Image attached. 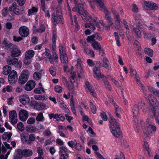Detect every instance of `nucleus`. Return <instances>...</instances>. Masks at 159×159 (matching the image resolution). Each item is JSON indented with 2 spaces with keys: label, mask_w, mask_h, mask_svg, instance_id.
<instances>
[{
  "label": "nucleus",
  "mask_w": 159,
  "mask_h": 159,
  "mask_svg": "<svg viewBox=\"0 0 159 159\" xmlns=\"http://www.w3.org/2000/svg\"><path fill=\"white\" fill-rule=\"evenodd\" d=\"M55 90L57 92L61 93L62 92V89L60 86L57 85L55 88Z\"/></svg>",
  "instance_id": "nucleus-64"
},
{
  "label": "nucleus",
  "mask_w": 159,
  "mask_h": 159,
  "mask_svg": "<svg viewBox=\"0 0 159 159\" xmlns=\"http://www.w3.org/2000/svg\"><path fill=\"white\" fill-rule=\"evenodd\" d=\"M17 74L15 70L12 71L9 74L8 77L9 83L10 84L15 83L17 80Z\"/></svg>",
  "instance_id": "nucleus-9"
},
{
  "label": "nucleus",
  "mask_w": 159,
  "mask_h": 159,
  "mask_svg": "<svg viewBox=\"0 0 159 159\" xmlns=\"http://www.w3.org/2000/svg\"><path fill=\"white\" fill-rule=\"evenodd\" d=\"M70 18L71 21V24H73V20H74L75 25V31H78L80 29V27L77 22L76 16L75 15H74L73 18L72 15H70Z\"/></svg>",
  "instance_id": "nucleus-26"
},
{
  "label": "nucleus",
  "mask_w": 159,
  "mask_h": 159,
  "mask_svg": "<svg viewBox=\"0 0 159 159\" xmlns=\"http://www.w3.org/2000/svg\"><path fill=\"white\" fill-rule=\"evenodd\" d=\"M34 55V52L31 50L27 51L25 53V58L27 59H30L32 58Z\"/></svg>",
  "instance_id": "nucleus-30"
},
{
  "label": "nucleus",
  "mask_w": 159,
  "mask_h": 159,
  "mask_svg": "<svg viewBox=\"0 0 159 159\" xmlns=\"http://www.w3.org/2000/svg\"><path fill=\"white\" fill-rule=\"evenodd\" d=\"M12 87L10 85L7 86L6 87L3 88L2 91L4 93H5L6 91L10 92L12 91Z\"/></svg>",
  "instance_id": "nucleus-55"
},
{
  "label": "nucleus",
  "mask_w": 159,
  "mask_h": 159,
  "mask_svg": "<svg viewBox=\"0 0 159 159\" xmlns=\"http://www.w3.org/2000/svg\"><path fill=\"white\" fill-rule=\"evenodd\" d=\"M143 34L144 35V38L148 39H150L152 37H154L155 36L154 34L147 33L144 32L143 33Z\"/></svg>",
  "instance_id": "nucleus-41"
},
{
  "label": "nucleus",
  "mask_w": 159,
  "mask_h": 159,
  "mask_svg": "<svg viewBox=\"0 0 159 159\" xmlns=\"http://www.w3.org/2000/svg\"><path fill=\"white\" fill-rule=\"evenodd\" d=\"M98 4V6L99 8H101V9L102 10L104 4L102 2V1L103 0H94Z\"/></svg>",
  "instance_id": "nucleus-56"
},
{
  "label": "nucleus",
  "mask_w": 159,
  "mask_h": 159,
  "mask_svg": "<svg viewBox=\"0 0 159 159\" xmlns=\"http://www.w3.org/2000/svg\"><path fill=\"white\" fill-rule=\"evenodd\" d=\"M30 73L28 70H23L19 76L18 82L20 84H25L28 80Z\"/></svg>",
  "instance_id": "nucleus-4"
},
{
  "label": "nucleus",
  "mask_w": 159,
  "mask_h": 159,
  "mask_svg": "<svg viewBox=\"0 0 159 159\" xmlns=\"http://www.w3.org/2000/svg\"><path fill=\"white\" fill-rule=\"evenodd\" d=\"M11 70V67L9 65H6L3 67V73L6 75H8Z\"/></svg>",
  "instance_id": "nucleus-33"
},
{
  "label": "nucleus",
  "mask_w": 159,
  "mask_h": 159,
  "mask_svg": "<svg viewBox=\"0 0 159 159\" xmlns=\"http://www.w3.org/2000/svg\"><path fill=\"white\" fill-rule=\"evenodd\" d=\"M42 7L43 11H44L45 13V16L48 18L50 17V15L48 10H46L45 4L44 2V0H41Z\"/></svg>",
  "instance_id": "nucleus-35"
},
{
  "label": "nucleus",
  "mask_w": 159,
  "mask_h": 159,
  "mask_svg": "<svg viewBox=\"0 0 159 159\" xmlns=\"http://www.w3.org/2000/svg\"><path fill=\"white\" fill-rule=\"evenodd\" d=\"M92 22L89 21L90 23L85 24V28H89L90 30L93 31L95 29V25L98 26V20H97V23L96 24L93 20H92Z\"/></svg>",
  "instance_id": "nucleus-20"
},
{
  "label": "nucleus",
  "mask_w": 159,
  "mask_h": 159,
  "mask_svg": "<svg viewBox=\"0 0 159 159\" xmlns=\"http://www.w3.org/2000/svg\"><path fill=\"white\" fill-rule=\"evenodd\" d=\"M18 115L20 119L22 121H25L29 116L28 112L24 109L19 111Z\"/></svg>",
  "instance_id": "nucleus-13"
},
{
  "label": "nucleus",
  "mask_w": 159,
  "mask_h": 159,
  "mask_svg": "<svg viewBox=\"0 0 159 159\" xmlns=\"http://www.w3.org/2000/svg\"><path fill=\"white\" fill-rule=\"evenodd\" d=\"M80 113L83 117V121H87L89 125H92V122L91 120L89 119L88 117L87 116L84 115V114L81 110H80Z\"/></svg>",
  "instance_id": "nucleus-34"
},
{
  "label": "nucleus",
  "mask_w": 159,
  "mask_h": 159,
  "mask_svg": "<svg viewBox=\"0 0 159 159\" xmlns=\"http://www.w3.org/2000/svg\"><path fill=\"white\" fill-rule=\"evenodd\" d=\"M43 134L47 136H50L52 135V133L49 129H46L43 133Z\"/></svg>",
  "instance_id": "nucleus-60"
},
{
  "label": "nucleus",
  "mask_w": 159,
  "mask_h": 159,
  "mask_svg": "<svg viewBox=\"0 0 159 159\" xmlns=\"http://www.w3.org/2000/svg\"><path fill=\"white\" fill-rule=\"evenodd\" d=\"M70 74L71 75V77H70V80H74L76 76V74L75 71L73 70H69Z\"/></svg>",
  "instance_id": "nucleus-59"
},
{
  "label": "nucleus",
  "mask_w": 159,
  "mask_h": 159,
  "mask_svg": "<svg viewBox=\"0 0 159 159\" xmlns=\"http://www.w3.org/2000/svg\"><path fill=\"white\" fill-rule=\"evenodd\" d=\"M144 51L145 53L150 57H152V56L153 51L152 49L149 48H145Z\"/></svg>",
  "instance_id": "nucleus-42"
},
{
  "label": "nucleus",
  "mask_w": 159,
  "mask_h": 159,
  "mask_svg": "<svg viewBox=\"0 0 159 159\" xmlns=\"http://www.w3.org/2000/svg\"><path fill=\"white\" fill-rule=\"evenodd\" d=\"M102 62L105 65V67L107 69L109 70L111 69V66L109 65V62L107 58H103Z\"/></svg>",
  "instance_id": "nucleus-39"
},
{
  "label": "nucleus",
  "mask_w": 159,
  "mask_h": 159,
  "mask_svg": "<svg viewBox=\"0 0 159 159\" xmlns=\"http://www.w3.org/2000/svg\"><path fill=\"white\" fill-rule=\"evenodd\" d=\"M99 8L100 10L103 11L104 12L105 14V19L107 17H109L111 16L110 13L107 10V9L104 6L103 7L102 10L101 9V8Z\"/></svg>",
  "instance_id": "nucleus-43"
},
{
  "label": "nucleus",
  "mask_w": 159,
  "mask_h": 159,
  "mask_svg": "<svg viewBox=\"0 0 159 159\" xmlns=\"http://www.w3.org/2000/svg\"><path fill=\"white\" fill-rule=\"evenodd\" d=\"M59 153L61 155L67 154V148L64 146H61L59 148Z\"/></svg>",
  "instance_id": "nucleus-44"
},
{
  "label": "nucleus",
  "mask_w": 159,
  "mask_h": 159,
  "mask_svg": "<svg viewBox=\"0 0 159 159\" xmlns=\"http://www.w3.org/2000/svg\"><path fill=\"white\" fill-rule=\"evenodd\" d=\"M85 84L90 93L93 97H96V94L94 89L92 88L91 85L88 82H86Z\"/></svg>",
  "instance_id": "nucleus-27"
},
{
  "label": "nucleus",
  "mask_w": 159,
  "mask_h": 159,
  "mask_svg": "<svg viewBox=\"0 0 159 159\" xmlns=\"http://www.w3.org/2000/svg\"><path fill=\"white\" fill-rule=\"evenodd\" d=\"M49 70L50 74L53 76H54L56 75V69L53 66H51L49 68Z\"/></svg>",
  "instance_id": "nucleus-49"
},
{
  "label": "nucleus",
  "mask_w": 159,
  "mask_h": 159,
  "mask_svg": "<svg viewBox=\"0 0 159 159\" xmlns=\"http://www.w3.org/2000/svg\"><path fill=\"white\" fill-rule=\"evenodd\" d=\"M35 122V119L34 117H31L29 118L27 120V123L30 125L34 124Z\"/></svg>",
  "instance_id": "nucleus-58"
},
{
  "label": "nucleus",
  "mask_w": 159,
  "mask_h": 159,
  "mask_svg": "<svg viewBox=\"0 0 159 159\" xmlns=\"http://www.w3.org/2000/svg\"><path fill=\"white\" fill-rule=\"evenodd\" d=\"M2 44L5 49L8 51H11L15 47V46L9 42H7L5 39L2 43Z\"/></svg>",
  "instance_id": "nucleus-19"
},
{
  "label": "nucleus",
  "mask_w": 159,
  "mask_h": 159,
  "mask_svg": "<svg viewBox=\"0 0 159 159\" xmlns=\"http://www.w3.org/2000/svg\"><path fill=\"white\" fill-rule=\"evenodd\" d=\"M132 111L133 119L135 123V125H136L137 124V121L136 117L139 114V108L138 107V105H135L133 106Z\"/></svg>",
  "instance_id": "nucleus-16"
},
{
  "label": "nucleus",
  "mask_w": 159,
  "mask_h": 159,
  "mask_svg": "<svg viewBox=\"0 0 159 159\" xmlns=\"http://www.w3.org/2000/svg\"><path fill=\"white\" fill-rule=\"evenodd\" d=\"M11 12V11L9 10V9L8 10L7 8L5 7L2 11V14L3 16H6Z\"/></svg>",
  "instance_id": "nucleus-48"
},
{
  "label": "nucleus",
  "mask_w": 159,
  "mask_h": 159,
  "mask_svg": "<svg viewBox=\"0 0 159 159\" xmlns=\"http://www.w3.org/2000/svg\"><path fill=\"white\" fill-rule=\"evenodd\" d=\"M100 67L94 66L93 68V72L94 73V77L97 80H99L101 77L102 78L104 77V75H101L100 71Z\"/></svg>",
  "instance_id": "nucleus-14"
},
{
  "label": "nucleus",
  "mask_w": 159,
  "mask_h": 159,
  "mask_svg": "<svg viewBox=\"0 0 159 159\" xmlns=\"http://www.w3.org/2000/svg\"><path fill=\"white\" fill-rule=\"evenodd\" d=\"M60 59L61 61L63 64L65 65L68 64V59L67 56H61Z\"/></svg>",
  "instance_id": "nucleus-47"
},
{
  "label": "nucleus",
  "mask_w": 159,
  "mask_h": 159,
  "mask_svg": "<svg viewBox=\"0 0 159 159\" xmlns=\"http://www.w3.org/2000/svg\"><path fill=\"white\" fill-rule=\"evenodd\" d=\"M108 113L109 116V127H110L111 129H112V132L113 134L115 135H116L114 133H115V131L113 130V128H114V123L117 126V130L119 131L118 133H119V134H120V132L119 129L118 128V125L117 124V122H116L115 119L113 118V116L111 115V114L110 112H108Z\"/></svg>",
  "instance_id": "nucleus-6"
},
{
  "label": "nucleus",
  "mask_w": 159,
  "mask_h": 159,
  "mask_svg": "<svg viewBox=\"0 0 159 159\" xmlns=\"http://www.w3.org/2000/svg\"><path fill=\"white\" fill-rule=\"evenodd\" d=\"M56 15L54 13L52 16V22L55 25H57L59 22L62 23V17L61 16V12L58 10H56Z\"/></svg>",
  "instance_id": "nucleus-7"
},
{
  "label": "nucleus",
  "mask_w": 159,
  "mask_h": 159,
  "mask_svg": "<svg viewBox=\"0 0 159 159\" xmlns=\"http://www.w3.org/2000/svg\"><path fill=\"white\" fill-rule=\"evenodd\" d=\"M102 39V38L100 34L98 33H96L91 36H88L87 40L88 42L91 43L92 41H96V40L101 41Z\"/></svg>",
  "instance_id": "nucleus-12"
},
{
  "label": "nucleus",
  "mask_w": 159,
  "mask_h": 159,
  "mask_svg": "<svg viewBox=\"0 0 159 159\" xmlns=\"http://www.w3.org/2000/svg\"><path fill=\"white\" fill-rule=\"evenodd\" d=\"M9 10L11 11V12L13 11L14 13L16 15H20L21 14L15 3H13L11 4V6L9 7Z\"/></svg>",
  "instance_id": "nucleus-21"
},
{
  "label": "nucleus",
  "mask_w": 159,
  "mask_h": 159,
  "mask_svg": "<svg viewBox=\"0 0 159 159\" xmlns=\"http://www.w3.org/2000/svg\"><path fill=\"white\" fill-rule=\"evenodd\" d=\"M146 123L147 129L143 130L144 133L151 136L153 135L157 130L154 123L151 119L148 118L146 120Z\"/></svg>",
  "instance_id": "nucleus-1"
},
{
  "label": "nucleus",
  "mask_w": 159,
  "mask_h": 159,
  "mask_svg": "<svg viewBox=\"0 0 159 159\" xmlns=\"http://www.w3.org/2000/svg\"><path fill=\"white\" fill-rule=\"evenodd\" d=\"M45 27L43 25L41 24L39 27L37 28L36 27H34L33 31L35 33H42L45 31Z\"/></svg>",
  "instance_id": "nucleus-29"
},
{
  "label": "nucleus",
  "mask_w": 159,
  "mask_h": 159,
  "mask_svg": "<svg viewBox=\"0 0 159 159\" xmlns=\"http://www.w3.org/2000/svg\"><path fill=\"white\" fill-rule=\"evenodd\" d=\"M152 112L155 118L159 117V108L158 106H154L151 108Z\"/></svg>",
  "instance_id": "nucleus-32"
},
{
  "label": "nucleus",
  "mask_w": 159,
  "mask_h": 159,
  "mask_svg": "<svg viewBox=\"0 0 159 159\" xmlns=\"http://www.w3.org/2000/svg\"><path fill=\"white\" fill-rule=\"evenodd\" d=\"M150 105L152 106H158L159 105V102L155 97H152V98L148 100Z\"/></svg>",
  "instance_id": "nucleus-24"
},
{
  "label": "nucleus",
  "mask_w": 159,
  "mask_h": 159,
  "mask_svg": "<svg viewBox=\"0 0 159 159\" xmlns=\"http://www.w3.org/2000/svg\"><path fill=\"white\" fill-rule=\"evenodd\" d=\"M70 81L71 82V84L70 85H68L67 86V87L68 89L70 91V92L73 93L74 92V87L73 85V82L71 80Z\"/></svg>",
  "instance_id": "nucleus-54"
},
{
  "label": "nucleus",
  "mask_w": 159,
  "mask_h": 159,
  "mask_svg": "<svg viewBox=\"0 0 159 159\" xmlns=\"http://www.w3.org/2000/svg\"><path fill=\"white\" fill-rule=\"evenodd\" d=\"M91 45L93 48L96 50L100 51L101 49V46L99 43L97 41H92L91 43Z\"/></svg>",
  "instance_id": "nucleus-31"
},
{
  "label": "nucleus",
  "mask_w": 159,
  "mask_h": 159,
  "mask_svg": "<svg viewBox=\"0 0 159 159\" xmlns=\"http://www.w3.org/2000/svg\"><path fill=\"white\" fill-rule=\"evenodd\" d=\"M70 106L72 111L74 114L76 115V112L75 109L74 103L73 99L72 96H71V98L70 99Z\"/></svg>",
  "instance_id": "nucleus-40"
},
{
  "label": "nucleus",
  "mask_w": 159,
  "mask_h": 159,
  "mask_svg": "<svg viewBox=\"0 0 159 159\" xmlns=\"http://www.w3.org/2000/svg\"><path fill=\"white\" fill-rule=\"evenodd\" d=\"M141 29V27L140 26L134 28L132 30V33L135 35L137 37L141 38L142 37Z\"/></svg>",
  "instance_id": "nucleus-22"
},
{
  "label": "nucleus",
  "mask_w": 159,
  "mask_h": 159,
  "mask_svg": "<svg viewBox=\"0 0 159 159\" xmlns=\"http://www.w3.org/2000/svg\"><path fill=\"white\" fill-rule=\"evenodd\" d=\"M39 84L41 87L36 88L34 89V92L36 94H41L44 92V89L42 87V85L41 83H39Z\"/></svg>",
  "instance_id": "nucleus-37"
},
{
  "label": "nucleus",
  "mask_w": 159,
  "mask_h": 159,
  "mask_svg": "<svg viewBox=\"0 0 159 159\" xmlns=\"http://www.w3.org/2000/svg\"><path fill=\"white\" fill-rule=\"evenodd\" d=\"M36 84L35 82L32 80L29 81L25 85V89L27 91H30L33 89L35 87Z\"/></svg>",
  "instance_id": "nucleus-15"
},
{
  "label": "nucleus",
  "mask_w": 159,
  "mask_h": 159,
  "mask_svg": "<svg viewBox=\"0 0 159 159\" xmlns=\"http://www.w3.org/2000/svg\"><path fill=\"white\" fill-rule=\"evenodd\" d=\"M106 19L108 22V25L107 26V29H109L110 26L113 24V22H112L111 17V16L107 17Z\"/></svg>",
  "instance_id": "nucleus-53"
},
{
  "label": "nucleus",
  "mask_w": 159,
  "mask_h": 159,
  "mask_svg": "<svg viewBox=\"0 0 159 159\" xmlns=\"http://www.w3.org/2000/svg\"><path fill=\"white\" fill-rule=\"evenodd\" d=\"M79 14L83 20H86L92 22V20H93L96 24L97 23V17L94 16H90L87 11L84 10L83 8L81 10H79Z\"/></svg>",
  "instance_id": "nucleus-2"
},
{
  "label": "nucleus",
  "mask_w": 159,
  "mask_h": 159,
  "mask_svg": "<svg viewBox=\"0 0 159 159\" xmlns=\"http://www.w3.org/2000/svg\"><path fill=\"white\" fill-rule=\"evenodd\" d=\"M38 11V9L34 7H33L31 9H30L28 10V12L29 16H30L34 13L37 12Z\"/></svg>",
  "instance_id": "nucleus-51"
},
{
  "label": "nucleus",
  "mask_w": 159,
  "mask_h": 159,
  "mask_svg": "<svg viewBox=\"0 0 159 159\" xmlns=\"http://www.w3.org/2000/svg\"><path fill=\"white\" fill-rule=\"evenodd\" d=\"M17 128L18 130L20 131H23L25 129V128L22 123L21 122H19L17 125Z\"/></svg>",
  "instance_id": "nucleus-52"
},
{
  "label": "nucleus",
  "mask_w": 159,
  "mask_h": 159,
  "mask_svg": "<svg viewBox=\"0 0 159 159\" xmlns=\"http://www.w3.org/2000/svg\"><path fill=\"white\" fill-rule=\"evenodd\" d=\"M45 73V71L43 70H41L39 71H36L33 74V77L34 79L37 80H40L42 76V75L44 74Z\"/></svg>",
  "instance_id": "nucleus-17"
},
{
  "label": "nucleus",
  "mask_w": 159,
  "mask_h": 159,
  "mask_svg": "<svg viewBox=\"0 0 159 159\" xmlns=\"http://www.w3.org/2000/svg\"><path fill=\"white\" fill-rule=\"evenodd\" d=\"M117 124L118 125V128L119 129V131H120V134H119V133H118V132H119V131L117 130V126L116 125H115L114 123V128H113V130H114V131H115V133H114L116 135H114V134H113L112 132V129H111L110 128V129L111 130V132L112 134L114 136H115V137H117V138L119 137L122 134V132L120 130V128L119 127V124L118 123H117Z\"/></svg>",
  "instance_id": "nucleus-28"
},
{
  "label": "nucleus",
  "mask_w": 159,
  "mask_h": 159,
  "mask_svg": "<svg viewBox=\"0 0 159 159\" xmlns=\"http://www.w3.org/2000/svg\"><path fill=\"white\" fill-rule=\"evenodd\" d=\"M19 153L25 157H29L32 155V151L31 150L24 149L23 150H20Z\"/></svg>",
  "instance_id": "nucleus-25"
},
{
  "label": "nucleus",
  "mask_w": 159,
  "mask_h": 159,
  "mask_svg": "<svg viewBox=\"0 0 159 159\" xmlns=\"http://www.w3.org/2000/svg\"><path fill=\"white\" fill-rule=\"evenodd\" d=\"M35 135L34 134H31L29 136V139H28L27 144L29 145L32 144V142L34 141L36 139Z\"/></svg>",
  "instance_id": "nucleus-36"
},
{
  "label": "nucleus",
  "mask_w": 159,
  "mask_h": 159,
  "mask_svg": "<svg viewBox=\"0 0 159 159\" xmlns=\"http://www.w3.org/2000/svg\"><path fill=\"white\" fill-rule=\"evenodd\" d=\"M56 120L57 121H63L65 120V118L62 114H58Z\"/></svg>",
  "instance_id": "nucleus-57"
},
{
  "label": "nucleus",
  "mask_w": 159,
  "mask_h": 159,
  "mask_svg": "<svg viewBox=\"0 0 159 159\" xmlns=\"http://www.w3.org/2000/svg\"><path fill=\"white\" fill-rule=\"evenodd\" d=\"M103 81L105 84V86L106 88L108 90H110L111 89V85L110 84L109 82L107 80L106 78L105 77H103Z\"/></svg>",
  "instance_id": "nucleus-46"
},
{
  "label": "nucleus",
  "mask_w": 159,
  "mask_h": 159,
  "mask_svg": "<svg viewBox=\"0 0 159 159\" xmlns=\"http://www.w3.org/2000/svg\"><path fill=\"white\" fill-rule=\"evenodd\" d=\"M37 152L39 156H42L43 154V149L41 147H38L37 148Z\"/></svg>",
  "instance_id": "nucleus-62"
},
{
  "label": "nucleus",
  "mask_w": 159,
  "mask_h": 159,
  "mask_svg": "<svg viewBox=\"0 0 159 159\" xmlns=\"http://www.w3.org/2000/svg\"><path fill=\"white\" fill-rule=\"evenodd\" d=\"M100 116L101 118L104 121H106L107 120V117L104 112L103 111L102 112V113H101Z\"/></svg>",
  "instance_id": "nucleus-63"
},
{
  "label": "nucleus",
  "mask_w": 159,
  "mask_h": 159,
  "mask_svg": "<svg viewBox=\"0 0 159 159\" xmlns=\"http://www.w3.org/2000/svg\"><path fill=\"white\" fill-rule=\"evenodd\" d=\"M19 100L22 104L25 105L29 102L30 99L29 96L25 94L20 96L19 97Z\"/></svg>",
  "instance_id": "nucleus-18"
},
{
  "label": "nucleus",
  "mask_w": 159,
  "mask_h": 159,
  "mask_svg": "<svg viewBox=\"0 0 159 159\" xmlns=\"http://www.w3.org/2000/svg\"><path fill=\"white\" fill-rule=\"evenodd\" d=\"M37 109L38 110H41L44 109L45 107V105L44 103H40L36 105Z\"/></svg>",
  "instance_id": "nucleus-50"
},
{
  "label": "nucleus",
  "mask_w": 159,
  "mask_h": 159,
  "mask_svg": "<svg viewBox=\"0 0 159 159\" xmlns=\"http://www.w3.org/2000/svg\"><path fill=\"white\" fill-rule=\"evenodd\" d=\"M19 32L20 35L22 37H26L29 33V29L25 26H22L20 28Z\"/></svg>",
  "instance_id": "nucleus-11"
},
{
  "label": "nucleus",
  "mask_w": 159,
  "mask_h": 159,
  "mask_svg": "<svg viewBox=\"0 0 159 159\" xmlns=\"http://www.w3.org/2000/svg\"><path fill=\"white\" fill-rule=\"evenodd\" d=\"M20 54V50L17 48L14 47L11 52V56L13 57H16L19 56Z\"/></svg>",
  "instance_id": "nucleus-23"
},
{
  "label": "nucleus",
  "mask_w": 159,
  "mask_h": 159,
  "mask_svg": "<svg viewBox=\"0 0 159 159\" xmlns=\"http://www.w3.org/2000/svg\"><path fill=\"white\" fill-rule=\"evenodd\" d=\"M144 6L147 10H148L155 11L158 9V6L157 4L152 2H144Z\"/></svg>",
  "instance_id": "nucleus-10"
},
{
  "label": "nucleus",
  "mask_w": 159,
  "mask_h": 159,
  "mask_svg": "<svg viewBox=\"0 0 159 159\" xmlns=\"http://www.w3.org/2000/svg\"><path fill=\"white\" fill-rule=\"evenodd\" d=\"M6 61L8 65H14L18 69H20L22 66V63L21 61H18L17 58H11L8 56L7 59Z\"/></svg>",
  "instance_id": "nucleus-3"
},
{
  "label": "nucleus",
  "mask_w": 159,
  "mask_h": 159,
  "mask_svg": "<svg viewBox=\"0 0 159 159\" xmlns=\"http://www.w3.org/2000/svg\"><path fill=\"white\" fill-rule=\"evenodd\" d=\"M9 119L10 123L13 125H16L18 119L17 114L16 111L12 110L9 111Z\"/></svg>",
  "instance_id": "nucleus-8"
},
{
  "label": "nucleus",
  "mask_w": 159,
  "mask_h": 159,
  "mask_svg": "<svg viewBox=\"0 0 159 159\" xmlns=\"http://www.w3.org/2000/svg\"><path fill=\"white\" fill-rule=\"evenodd\" d=\"M90 103L91 104V106H90V108L91 110L92 111V113L93 114H94L96 113V108L95 105L93 104L92 102H90Z\"/></svg>",
  "instance_id": "nucleus-61"
},
{
  "label": "nucleus",
  "mask_w": 159,
  "mask_h": 159,
  "mask_svg": "<svg viewBox=\"0 0 159 159\" xmlns=\"http://www.w3.org/2000/svg\"><path fill=\"white\" fill-rule=\"evenodd\" d=\"M37 121H43L44 120L43 113L42 112L39 113L36 118Z\"/></svg>",
  "instance_id": "nucleus-45"
},
{
  "label": "nucleus",
  "mask_w": 159,
  "mask_h": 159,
  "mask_svg": "<svg viewBox=\"0 0 159 159\" xmlns=\"http://www.w3.org/2000/svg\"><path fill=\"white\" fill-rule=\"evenodd\" d=\"M138 106L139 108L141 109L143 111H144L147 108V105L143 102L141 101L139 102Z\"/></svg>",
  "instance_id": "nucleus-38"
},
{
  "label": "nucleus",
  "mask_w": 159,
  "mask_h": 159,
  "mask_svg": "<svg viewBox=\"0 0 159 159\" xmlns=\"http://www.w3.org/2000/svg\"><path fill=\"white\" fill-rule=\"evenodd\" d=\"M45 52V55L49 59V61L52 64L55 62V63H57L58 62V57L56 53L54 52L53 53L52 57L51 55L50 51L49 50L46 48Z\"/></svg>",
  "instance_id": "nucleus-5"
}]
</instances>
